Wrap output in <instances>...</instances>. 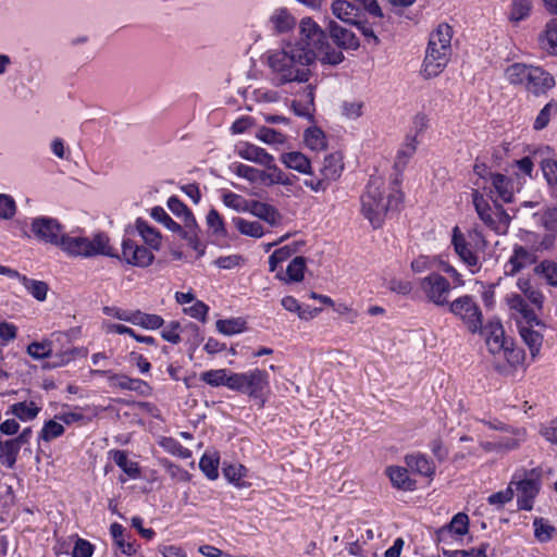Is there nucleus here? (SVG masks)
I'll return each mask as SVG.
<instances>
[{
    "mask_svg": "<svg viewBox=\"0 0 557 557\" xmlns=\"http://www.w3.org/2000/svg\"><path fill=\"white\" fill-rule=\"evenodd\" d=\"M540 208V202L524 201L517 209L516 218L522 220L527 226H530V223H534L533 213Z\"/></svg>",
    "mask_w": 557,
    "mask_h": 557,
    "instance_id": "53",
    "label": "nucleus"
},
{
    "mask_svg": "<svg viewBox=\"0 0 557 557\" xmlns=\"http://www.w3.org/2000/svg\"><path fill=\"white\" fill-rule=\"evenodd\" d=\"M485 336V343L488 351L493 355L502 354L508 345H512L511 338L505 337L504 327L499 322H488L485 327L479 331Z\"/></svg>",
    "mask_w": 557,
    "mask_h": 557,
    "instance_id": "12",
    "label": "nucleus"
},
{
    "mask_svg": "<svg viewBox=\"0 0 557 557\" xmlns=\"http://www.w3.org/2000/svg\"><path fill=\"white\" fill-rule=\"evenodd\" d=\"M490 180L493 187L491 191L503 202H511L515 196L512 181L500 173H492Z\"/></svg>",
    "mask_w": 557,
    "mask_h": 557,
    "instance_id": "19",
    "label": "nucleus"
},
{
    "mask_svg": "<svg viewBox=\"0 0 557 557\" xmlns=\"http://www.w3.org/2000/svg\"><path fill=\"white\" fill-rule=\"evenodd\" d=\"M539 45L548 54L557 55V18L546 23L544 30L539 35Z\"/></svg>",
    "mask_w": 557,
    "mask_h": 557,
    "instance_id": "22",
    "label": "nucleus"
},
{
    "mask_svg": "<svg viewBox=\"0 0 557 557\" xmlns=\"http://www.w3.org/2000/svg\"><path fill=\"white\" fill-rule=\"evenodd\" d=\"M512 437H503L493 446L498 450H513L517 449L522 442L525 441L527 432L524 429H511Z\"/></svg>",
    "mask_w": 557,
    "mask_h": 557,
    "instance_id": "41",
    "label": "nucleus"
},
{
    "mask_svg": "<svg viewBox=\"0 0 557 557\" xmlns=\"http://www.w3.org/2000/svg\"><path fill=\"white\" fill-rule=\"evenodd\" d=\"M257 138L269 145L283 144L285 141V136L282 133L269 127L260 128Z\"/></svg>",
    "mask_w": 557,
    "mask_h": 557,
    "instance_id": "63",
    "label": "nucleus"
},
{
    "mask_svg": "<svg viewBox=\"0 0 557 557\" xmlns=\"http://www.w3.org/2000/svg\"><path fill=\"white\" fill-rule=\"evenodd\" d=\"M287 44L313 54V63L320 61L323 64L337 65L344 60L343 52L333 48L326 33L310 17L300 21L298 39Z\"/></svg>",
    "mask_w": 557,
    "mask_h": 557,
    "instance_id": "2",
    "label": "nucleus"
},
{
    "mask_svg": "<svg viewBox=\"0 0 557 557\" xmlns=\"http://www.w3.org/2000/svg\"><path fill=\"white\" fill-rule=\"evenodd\" d=\"M64 433V428L61 423L49 420L45 423L41 432H40V438L45 442H50L59 436H61Z\"/></svg>",
    "mask_w": 557,
    "mask_h": 557,
    "instance_id": "58",
    "label": "nucleus"
},
{
    "mask_svg": "<svg viewBox=\"0 0 557 557\" xmlns=\"http://www.w3.org/2000/svg\"><path fill=\"white\" fill-rule=\"evenodd\" d=\"M116 258L134 267L147 268L152 263L154 256L150 249L138 246L131 239H124L122 255H117Z\"/></svg>",
    "mask_w": 557,
    "mask_h": 557,
    "instance_id": "11",
    "label": "nucleus"
},
{
    "mask_svg": "<svg viewBox=\"0 0 557 557\" xmlns=\"http://www.w3.org/2000/svg\"><path fill=\"white\" fill-rule=\"evenodd\" d=\"M476 231L465 235L458 226L453 228L451 245L459 259L470 269L472 273L479 270V256L474 249V239L479 238Z\"/></svg>",
    "mask_w": 557,
    "mask_h": 557,
    "instance_id": "8",
    "label": "nucleus"
},
{
    "mask_svg": "<svg viewBox=\"0 0 557 557\" xmlns=\"http://www.w3.org/2000/svg\"><path fill=\"white\" fill-rule=\"evenodd\" d=\"M556 85L554 76L542 67H539L533 74V78L528 88V91L540 97L546 95Z\"/></svg>",
    "mask_w": 557,
    "mask_h": 557,
    "instance_id": "18",
    "label": "nucleus"
},
{
    "mask_svg": "<svg viewBox=\"0 0 557 557\" xmlns=\"http://www.w3.org/2000/svg\"><path fill=\"white\" fill-rule=\"evenodd\" d=\"M111 535L117 548L125 555L135 554L136 549L133 543L124 540V528L119 523H113L110 527Z\"/></svg>",
    "mask_w": 557,
    "mask_h": 557,
    "instance_id": "45",
    "label": "nucleus"
},
{
    "mask_svg": "<svg viewBox=\"0 0 557 557\" xmlns=\"http://www.w3.org/2000/svg\"><path fill=\"white\" fill-rule=\"evenodd\" d=\"M21 283L36 300H46L49 290V286L46 282L23 276L21 277Z\"/></svg>",
    "mask_w": 557,
    "mask_h": 557,
    "instance_id": "42",
    "label": "nucleus"
},
{
    "mask_svg": "<svg viewBox=\"0 0 557 557\" xmlns=\"http://www.w3.org/2000/svg\"><path fill=\"white\" fill-rule=\"evenodd\" d=\"M160 445L172 455H175L182 459H187L191 456L188 448L183 447L176 440L172 437H164L161 440Z\"/></svg>",
    "mask_w": 557,
    "mask_h": 557,
    "instance_id": "55",
    "label": "nucleus"
},
{
    "mask_svg": "<svg viewBox=\"0 0 557 557\" xmlns=\"http://www.w3.org/2000/svg\"><path fill=\"white\" fill-rule=\"evenodd\" d=\"M113 461L119 466L128 476L137 478L140 474L138 465L128 460L127 455L123 450H112Z\"/></svg>",
    "mask_w": 557,
    "mask_h": 557,
    "instance_id": "43",
    "label": "nucleus"
},
{
    "mask_svg": "<svg viewBox=\"0 0 557 557\" xmlns=\"http://www.w3.org/2000/svg\"><path fill=\"white\" fill-rule=\"evenodd\" d=\"M329 32L330 37L336 45L334 48L342 51V49L355 50L359 47V40L356 35L351 30L338 25L336 22H330Z\"/></svg>",
    "mask_w": 557,
    "mask_h": 557,
    "instance_id": "16",
    "label": "nucleus"
},
{
    "mask_svg": "<svg viewBox=\"0 0 557 557\" xmlns=\"http://www.w3.org/2000/svg\"><path fill=\"white\" fill-rule=\"evenodd\" d=\"M386 474L393 486L398 490L413 491L416 488V481L409 476L406 468L391 466L386 468Z\"/></svg>",
    "mask_w": 557,
    "mask_h": 557,
    "instance_id": "24",
    "label": "nucleus"
},
{
    "mask_svg": "<svg viewBox=\"0 0 557 557\" xmlns=\"http://www.w3.org/2000/svg\"><path fill=\"white\" fill-rule=\"evenodd\" d=\"M181 324L177 321H171L162 331L161 337L172 344H180L182 338L180 335Z\"/></svg>",
    "mask_w": 557,
    "mask_h": 557,
    "instance_id": "64",
    "label": "nucleus"
},
{
    "mask_svg": "<svg viewBox=\"0 0 557 557\" xmlns=\"http://www.w3.org/2000/svg\"><path fill=\"white\" fill-rule=\"evenodd\" d=\"M534 223L530 226L541 225L548 232H554L557 228V208H547L543 210L541 207L533 213Z\"/></svg>",
    "mask_w": 557,
    "mask_h": 557,
    "instance_id": "33",
    "label": "nucleus"
},
{
    "mask_svg": "<svg viewBox=\"0 0 557 557\" xmlns=\"http://www.w3.org/2000/svg\"><path fill=\"white\" fill-rule=\"evenodd\" d=\"M531 10V0H513L510 12V20L520 22L524 20Z\"/></svg>",
    "mask_w": 557,
    "mask_h": 557,
    "instance_id": "57",
    "label": "nucleus"
},
{
    "mask_svg": "<svg viewBox=\"0 0 557 557\" xmlns=\"http://www.w3.org/2000/svg\"><path fill=\"white\" fill-rule=\"evenodd\" d=\"M534 535L537 541L545 543L553 539L556 529L548 524L543 518H536L533 522Z\"/></svg>",
    "mask_w": 557,
    "mask_h": 557,
    "instance_id": "50",
    "label": "nucleus"
},
{
    "mask_svg": "<svg viewBox=\"0 0 557 557\" xmlns=\"http://www.w3.org/2000/svg\"><path fill=\"white\" fill-rule=\"evenodd\" d=\"M343 170V157L339 152H334L325 156L320 175L324 176L331 184L342 175Z\"/></svg>",
    "mask_w": 557,
    "mask_h": 557,
    "instance_id": "21",
    "label": "nucleus"
},
{
    "mask_svg": "<svg viewBox=\"0 0 557 557\" xmlns=\"http://www.w3.org/2000/svg\"><path fill=\"white\" fill-rule=\"evenodd\" d=\"M109 381L112 386L126 391L141 392L143 387L147 386L146 382H144L143 380L132 379L124 374H112L109 377Z\"/></svg>",
    "mask_w": 557,
    "mask_h": 557,
    "instance_id": "38",
    "label": "nucleus"
},
{
    "mask_svg": "<svg viewBox=\"0 0 557 557\" xmlns=\"http://www.w3.org/2000/svg\"><path fill=\"white\" fill-rule=\"evenodd\" d=\"M233 224L242 235L252 238H260L264 235L263 227L258 221H247L237 216L233 219Z\"/></svg>",
    "mask_w": 557,
    "mask_h": 557,
    "instance_id": "37",
    "label": "nucleus"
},
{
    "mask_svg": "<svg viewBox=\"0 0 557 557\" xmlns=\"http://www.w3.org/2000/svg\"><path fill=\"white\" fill-rule=\"evenodd\" d=\"M472 201L479 218L490 230L498 235L508 232L511 216L500 205L495 203L492 208L478 190L472 193Z\"/></svg>",
    "mask_w": 557,
    "mask_h": 557,
    "instance_id": "6",
    "label": "nucleus"
},
{
    "mask_svg": "<svg viewBox=\"0 0 557 557\" xmlns=\"http://www.w3.org/2000/svg\"><path fill=\"white\" fill-rule=\"evenodd\" d=\"M268 384L269 377L264 370L255 369L249 372H245L243 394H247L250 397L257 398L268 386Z\"/></svg>",
    "mask_w": 557,
    "mask_h": 557,
    "instance_id": "17",
    "label": "nucleus"
},
{
    "mask_svg": "<svg viewBox=\"0 0 557 557\" xmlns=\"http://www.w3.org/2000/svg\"><path fill=\"white\" fill-rule=\"evenodd\" d=\"M168 208L175 215L183 216L184 222H187V225H191V226L196 225V220H195L191 211L176 196H172L169 198Z\"/></svg>",
    "mask_w": 557,
    "mask_h": 557,
    "instance_id": "47",
    "label": "nucleus"
},
{
    "mask_svg": "<svg viewBox=\"0 0 557 557\" xmlns=\"http://www.w3.org/2000/svg\"><path fill=\"white\" fill-rule=\"evenodd\" d=\"M199 468L209 480H215L219 476V457L215 454H205L200 458Z\"/></svg>",
    "mask_w": 557,
    "mask_h": 557,
    "instance_id": "48",
    "label": "nucleus"
},
{
    "mask_svg": "<svg viewBox=\"0 0 557 557\" xmlns=\"http://www.w3.org/2000/svg\"><path fill=\"white\" fill-rule=\"evenodd\" d=\"M407 467L421 475L433 476L435 473V465L423 454H411L405 458Z\"/></svg>",
    "mask_w": 557,
    "mask_h": 557,
    "instance_id": "23",
    "label": "nucleus"
},
{
    "mask_svg": "<svg viewBox=\"0 0 557 557\" xmlns=\"http://www.w3.org/2000/svg\"><path fill=\"white\" fill-rule=\"evenodd\" d=\"M207 224L216 235L226 236L224 222L215 209H211L207 214Z\"/></svg>",
    "mask_w": 557,
    "mask_h": 557,
    "instance_id": "62",
    "label": "nucleus"
},
{
    "mask_svg": "<svg viewBox=\"0 0 557 557\" xmlns=\"http://www.w3.org/2000/svg\"><path fill=\"white\" fill-rule=\"evenodd\" d=\"M40 408L34 401H20L13 404L7 414L11 413L22 421H30L37 417Z\"/></svg>",
    "mask_w": 557,
    "mask_h": 557,
    "instance_id": "35",
    "label": "nucleus"
},
{
    "mask_svg": "<svg viewBox=\"0 0 557 557\" xmlns=\"http://www.w3.org/2000/svg\"><path fill=\"white\" fill-rule=\"evenodd\" d=\"M281 304L285 310L297 313L301 320L312 319L321 311L319 308L302 307L293 296H285Z\"/></svg>",
    "mask_w": 557,
    "mask_h": 557,
    "instance_id": "32",
    "label": "nucleus"
},
{
    "mask_svg": "<svg viewBox=\"0 0 557 557\" xmlns=\"http://www.w3.org/2000/svg\"><path fill=\"white\" fill-rule=\"evenodd\" d=\"M223 203L237 212H247L250 200H247L238 194L227 191L223 195Z\"/></svg>",
    "mask_w": 557,
    "mask_h": 557,
    "instance_id": "51",
    "label": "nucleus"
},
{
    "mask_svg": "<svg viewBox=\"0 0 557 557\" xmlns=\"http://www.w3.org/2000/svg\"><path fill=\"white\" fill-rule=\"evenodd\" d=\"M16 203L13 197L0 194V219L10 220L15 215Z\"/></svg>",
    "mask_w": 557,
    "mask_h": 557,
    "instance_id": "61",
    "label": "nucleus"
},
{
    "mask_svg": "<svg viewBox=\"0 0 557 557\" xmlns=\"http://www.w3.org/2000/svg\"><path fill=\"white\" fill-rule=\"evenodd\" d=\"M228 371L226 369L209 370L201 373L200 379L211 386H225Z\"/></svg>",
    "mask_w": 557,
    "mask_h": 557,
    "instance_id": "56",
    "label": "nucleus"
},
{
    "mask_svg": "<svg viewBox=\"0 0 557 557\" xmlns=\"http://www.w3.org/2000/svg\"><path fill=\"white\" fill-rule=\"evenodd\" d=\"M331 10L338 20L351 25H359L364 17L362 8L347 0L333 1Z\"/></svg>",
    "mask_w": 557,
    "mask_h": 557,
    "instance_id": "14",
    "label": "nucleus"
},
{
    "mask_svg": "<svg viewBox=\"0 0 557 557\" xmlns=\"http://www.w3.org/2000/svg\"><path fill=\"white\" fill-rule=\"evenodd\" d=\"M541 168L548 185L557 190V161L545 159L542 161Z\"/></svg>",
    "mask_w": 557,
    "mask_h": 557,
    "instance_id": "60",
    "label": "nucleus"
},
{
    "mask_svg": "<svg viewBox=\"0 0 557 557\" xmlns=\"http://www.w3.org/2000/svg\"><path fill=\"white\" fill-rule=\"evenodd\" d=\"M556 113H557V101L550 100L539 112V114L534 121V125H533L534 129L541 131V129L545 128L548 125L552 116Z\"/></svg>",
    "mask_w": 557,
    "mask_h": 557,
    "instance_id": "49",
    "label": "nucleus"
},
{
    "mask_svg": "<svg viewBox=\"0 0 557 557\" xmlns=\"http://www.w3.org/2000/svg\"><path fill=\"white\" fill-rule=\"evenodd\" d=\"M447 306L448 311L459 318L469 332L476 333L482 329V311L472 296H460Z\"/></svg>",
    "mask_w": 557,
    "mask_h": 557,
    "instance_id": "7",
    "label": "nucleus"
},
{
    "mask_svg": "<svg viewBox=\"0 0 557 557\" xmlns=\"http://www.w3.org/2000/svg\"><path fill=\"white\" fill-rule=\"evenodd\" d=\"M151 218L162 223L170 231H181V225L176 223L162 207H154L151 210Z\"/></svg>",
    "mask_w": 557,
    "mask_h": 557,
    "instance_id": "59",
    "label": "nucleus"
},
{
    "mask_svg": "<svg viewBox=\"0 0 557 557\" xmlns=\"http://www.w3.org/2000/svg\"><path fill=\"white\" fill-rule=\"evenodd\" d=\"M361 212L374 228L382 226L388 210L396 209L403 201V194L393 189L385 195L384 181L371 177L361 198Z\"/></svg>",
    "mask_w": 557,
    "mask_h": 557,
    "instance_id": "3",
    "label": "nucleus"
},
{
    "mask_svg": "<svg viewBox=\"0 0 557 557\" xmlns=\"http://www.w3.org/2000/svg\"><path fill=\"white\" fill-rule=\"evenodd\" d=\"M252 215L265 221L271 226H275L281 221L280 212L271 205L258 200H250L248 211Z\"/></svg>",
    "mask_w": 557,
    "mask_h": 557,
    "instance_id": "20",
    "label": "nucleus"
},
{
    "mask_svg": "<svg viewBox=\"0 0 557 557\" xmlns=\"http://www.w3.org/2000/svg\"><path fill=\"white\" fill-rule=\"evenodd\" d=\"M536 262V256L522 246H515L513 252L505 264V274L515 275L520 270Z\"/></svg>",
    "mask_w": 557,
    "mask_h": 557,
    "instance_id": "15",
    "label": "nucleus"
},
{
    "mask_svg": "<svg viewBox=\"0 0 557 557\" xmlns=\"http://www.w3.org/2000/svg\"><path fill=\"white\" fill-rule=\"evenodd\" d=\"M237 152L240 158L263 166L270 165V163L274 162V158L270 153H268L263 148L255 145L247 144L238 148Z\"/></svg>",
    "mask_w": 557,
    "mask_h": 557,
    "instance_id": "25",
    "label": "nucleus"
},
{
    "mask_svg": "<svg viewBox=\"0 0 557 557\" xmlns=\"http://www.w3.org/2000/svg\"><path fill=\"white\" fill-rule=\"evenodd\" d=\"M281 161L286 168L290 170L297 171L302 174H311V162L301 152H285L281 156Z\"/></svg>",
    "mask_w": 557,
    "mask_h": 557,
    "instance_id": "26",
    "label": "nucleus"
},
{
    "mask_svg": "<svg viewBox=\"0 0 557 557\" xmlns=\"http://www.w3.org/2000/svg\"><path fill=\"white\" fill-rule=\"evenodd\" d=\"M528 67L529 65L524 63H513L505 70V77L511 85H520Z\"/></svg>",
    "mask_w": 557,
    "mask_h": 557,
    "instance_id": "54",
    "label": "nucleus"
},
{
    "mask_svg": "<svg viewBox=\"0 0 557 557\" xmlns=\"http://www.w3.org/2000/svg\"><path fill=\"white\" fill-rule=\"evenodd\" d=\"M536 274L545 277L552 286H557V264L553 261L545 260L534 268Z\"/></svg>",
    "mask_w": 557,
    "mask_h": 557,
    "instance_id": "52",
    "label": "nucleus"
},
{
    "mask_svg": "<svg viewBox=\"0 0 557 557\" xmlns=\"http://www.w3.org/2000/svg\"><path fill=\"white\" fill-rule=\"evenodd\" d=\"M30 230L38 240L57 247H59L62 236L65 235L58 220L48 216L35 218L32 221Z\"/></svg>",
    "mask_w": 557,
    "mask_h": 557,
    "instance_id": "10",
    "label": "nucleus"
},
{
    "mask_svg": "<svg viewBox=\"0 0 557 557\" xmlns=\"http://www.w3.org/2000/svg\"><path fill=\"white\" fill-rule=\"evenodd\" d=\"M418 141L416 137H407L406 141L397 151L394 168L398 173H401L408 164V161L416 153Z\"/></svg>",
    "mask_w": 557,
    "mask_h": 557,
    "instance_id": "30",
    "label": "nucleus"
},
{
    "mask_svg": "<svg viewBox=\"0 0 557 557\" xmlns=\"http://www.w3.org/2000/svg\"><path fill=\"white\" fill-rule=\"evenodd\" d=\"M453 28L441 23L430 34L421 74L425 79L438 76L447 66L451 53Z\"/></svg>",
    "mask_w": 557,
    "mask_h": 557,
    "instance_id": "4",
    "label": "nucleus"
},
{
    "mask_svg": "<svg viewBox=\"0 0 557 557\" xmlns=\"http://www.w3.org/2000/svg\"><path fill=\"white\" fill-rule=\"evenodd\" d=\"M518 492V507L523 510L533 508V499L540 491V482L535 479L525 478L519 481L512 480Z\"/></svg>",
    "mask_w": 557,
    "mask_h": 557,
    "instance_id": "13",
    "label": "nucleus"
},
{
    "mask_svg": "<svg viewBox=\"0 0 557 557\" xmlns=\"http://www.w3.org/2000/svg\"><path fill=\"white\" fill-rule=\"evenodd\" d=\"M420 286L428 300L435 306L442 307L449 304L448 296L451 287L443 275L431 273L421 280Z\"/></svg>",
    "mask_w": 557,
    "mask_h": 557,
    "instance_id": "9",
    "label": "nucleus"
},
{
    "mask_svg": "<svg viewBox=\"0 0 557 557\" xmlns=\"http://www.w3.org/2000/svg\"><path fill=\"white\" fill-rule=\"evenodd\" d=\"M215 327L221 334L231 336L245 330V321L240 318L221 319L215 322Z\"/></svg>",
    "mask_w": 557,
    "mask_h": 557,
    "instance_id": "44",
    "label": "nucleus"
},
{
    "mask_svg": "<svg viewBox=\"0 0 557 557\" xmlns=\"http://www.w3.org/2000/svg\"><path fill=\"white\" fill-rule=\"evenodd\" d=\"M129 323L136 326H140L145 330L154 331L163 326L164 320L159 314L146 313L140 310H133Z\"/></svg>",
    "mask_w": 557,
    "mask_h": 557,
    "instance_id": "27",
    "label": "nucleus"
},
{
    "mask_svg": "<svg viewBox=\"0 0 557 557\" xmlns=\"http://www.w3.org/2000/svg\"><path fill=\"white\" fill-rule=\"evenodd\" d=\"M270 23L277 33H287L296 25L295 17L285 8L274 10L270 16Z\"/></svg>",
    "mask_w": 557,
    "mask_h": 557,
    "instance_id": "29",
    "label": "nucleus"
},
{
    "mask_svg": "<svg viewBox=\"0 0 557 557\" xmlns=\"http://www.w3.org/2000/svg\"><path fill=\"white\" fill-rule=\"evenodd\" d=\"M519 333L523 342L529 347L531 356L533 358L536 357L542 347L543 335L540 332L533 330V326L523 325V322H520Z\"/></svg>",
    "mask_w": 557,
    "mask_h": 557,
    "instance_id": "31",
    "label": "nucleus"
},
{
    "mask_svg": "<svg viewBox=\"0 0 557 557\" xmlns=\"http://www.w3.org/2000/svg\"><path fill=\"white\" fill-rule=\"evenodd\" d=\"M312 57L313 54L304 52L298 46L285 42L280 50L272 52L268 58L274 84L283 86L290 83H308L312 75L310 70V65L313 64Z\"/></svg>",
    "mask_w": 557,
    "mask_h": 557,
    "instance_id": "1",
    "label": "nucleus"
},
{
    "mask_svg": "<svg viewBox=\"0 0 557 557\" xmlns=\"http://www.w3.org/2000/svg\"><path fill=\"white\" fill-rule=\"evenodd\" d=\"M136 227L141 235L144 242L150 246V248L158 250L161 246L160 233L151 227L147 222L137 220Z\"/></svg>",
    "mask_w": 557,
    "mask_h": 557,
    "instance_id": "40",
    "label": "nucleus"
},
{
    "mask_svg": "<svg viewBox=\"0 0 557 557\" xmlns=\"http://www.w3.org/2000/svg\"><path fill=\"white\" fill-rule=\"evenodd\" d=\"M304 140L306 146L313 151H322L326 148L325 135L319 127L307 128Z\"/></svg>",
    "mask_w": 557,
    "mask_h": 557,
    "instance_id": "39",
    "label": "nucleus"
},
{
    "mask_svg": "<svg viewBox=\"0 0 557 557\" xmlns=\"http://www.w3.org/2000/svg\"><path fill=\"white\" fill-rule=\"evenodd\" d=\"M313 100H314L313 86L311 84H308L305 86L302 94L300 96V99L294 100L292 102L293 111L298 116L310 117L311 111L313 110V106H314Z\"/></svg>",
    "mask_w": 557,
    "mask_h": 557,
    "instance_id": "28",
    "label": "nucleus"
},
{
    "mask_svg": "<svg viewBox=\"0 0 557 557\" xmlns=\"http://www.w3.org/2000/svg\"><path fill=\"white\" fill-rule=\"evenodd\" d=\"M469 528V517L463 512L455 515L449 524L441 530V534L444 535L446 532H451L457 535H465Z\"/></svg>",
    "mask_w": 557,
    "mask_h": 557,
    "instance_id": "46",
    "label": "nucleus"
},
{
    "mask_svg": "<svg viewBox=\"0 0 557 557\" xmlns=\"http://www.w3.org/2000/svg\"><path fill=\"white\" fill-rule=\"evenodd\" d=\"M59 247L71 257L90 258L95 256L117 257L109 245V237L103 233L96 234L91 239L83 236H62Z\"/></svg>",
    "mask_w": 557,
    "mask_h": 557,
    "instance_id": "5",
    "label": "nucleus"
},
{
    "mask_svg": "<svg viewBox=\"0 0 557 557\" xmlns=\"http://www.w3.org/2000/svg\"><path fill=\"white\" fill-rule=\"evenodd\" d=\"M20 449L16 441L13 438L5 441L0 438V462L4 467L12 469L16 463Z\"/></svg>",
    "mask_w": 557,
    "mask_h": 557,
    "instance_id": "34",
    "label": "nucleus"
},
{
    "mask_svg": "<svg viewBox=\"0 0 557 557\" xmlns=\"http://www.w3.org/2000/svg\"><path fill=\"white\" fill-rule=\"evenodd\" d=\"M306 269V258L301 256L295 257L286 269L285 277L283 274L277 273L276 277L285 282H300L304 280V272Z\"/></svg>",
    "mask_w": 557,
    "mask_h": 557,
    "instance_id": "36",
    "label": "nucleus"
}]
</instances>
